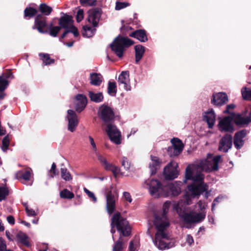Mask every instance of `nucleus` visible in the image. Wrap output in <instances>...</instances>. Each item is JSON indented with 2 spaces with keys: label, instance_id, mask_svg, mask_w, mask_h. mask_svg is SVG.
<instances>
[{
  "label": "nucleus",
  "instance_id": "nucleus-51",
  "mask_svg": "<svg viewBox=\"0 0 251 251\" xmlns=\"http://www.w3.org/2000/svg\"><path fill=\"white\" fill-rule=\"evenodd\" d=\"M130 5V3L127 2L117 1L116 2L115 10H120Z\"/></svg>",
  "mask_w": 251,
  "mask_h": 251
},
{
  "label": "nucleus",
  "instance_id": "nucleus-5",
  "mask_svg": "<svg viewBox=\"0 0 251 251\" xmlns=\"http://www.w3.org/2000/svg\"><path fill=\"white\" fill-rule=\"evenodd\" d=\"M221 159L220 155H217L213 158L202 160L199 165L202 170L207 173L216 171L218 170V164Z\"/></svg>",
  "mask_w": 251,
  "mask_h": 251
},
{
  "label": "nucleus",
  "instance_id": "nucleus-31",
  "mask_svg": "<svg viewBox=\"0 0 251 251\" xmlns=\"http://www.w3.org/2000/svg\"><path fill=\"white\" fill-rule=\"evenodd\" d=\"M61 29L59 25L54 26L53 23L51 22L49 24L48 28L46 29L45 31L47 32L45 33H48L50 36L55 37Z\"/></svg>",
  "mask_w": 251,
  "mask_h": 251
},
{
  "label": "nucleus",
  "instance_id": "nucleus-27",
  "mask_svg": "<svg viewBox=\"0 0 251 251\" xmlns=\"http://www.w3.org/2000/svg\"><path fill=\"white\" fill-rule=\"evenodd\" d=\"M129 36L138 39L141 42H145L148 41L147 32L145 29H137L129 33Z\"/></svg>",
  "mask_w": 251,
  "mask_h": 251
},
{
  "label": "nucleus",
  "instance_id": "nucleus-28",
  "mask_svg": "<svg viewBox=\"0 0 251 251\" xmlns=\"http://www.w3.org/2000/svg\"><path fill=\"white\" fill-rule=\"evenodd\" d=\"M151 162L150 163L149 167L151 170V175H155L157 170L160 168L161 161L155 156L151 155Z\"/></svg>",
  "mask_w": 251,
  "mask_h": 251
},
{
  "label": "nucleus",
  "instance_id": "nucleus-33",
  "mask_svg": "<svg viewBox=\"0 0 251 251\" xmlns=\"http://www.w3.org/2000/svg\"><path fill=\"white\" fill-rule=\"evenodd\" d=\"M125 249L124 239L121 236H120L118 240L113 246L112 251H125Z\"/></svg>",
  "mask_w": 251,
  "mask_h": 251
},
{
  "label": "nucleus",
  "instance_id": "nucleus-18",
  "mask_svg": "<svg viewBox=\"0 0 251 251\" xmlns=\"http://www.w3.org/2000/svg\"><path fill=\"white\" fill-rule=\"evenodd\" d=\"M189 192L193 197L200 195L201 193L207 191V185L206 184H199L196 185L194 183L187 186Z\"/></svg>",
  "mask_w": 251,
  "mask_h": 251
},
{
  "label": "nucleus",
  "instance_id": "nucleus-55",
  "mask_svg": "<svg viewBox=\"0 0 251 251\" xmlns=\"http://www.w3.org/2000/svg\"><path fill=\"white\" fill-rule=\"evenodd\" d=\"M84 191L87 194V195L90 198L92 199L94 202L97 201V198L93 192L90 191L86 188H84Z\"/></svg>",
  "mask_w": 251,
  "mask_h": 251
},
{
  "label": "nucleus",
  "instance_id": "nucleus-57",
  "mask_svg": "<svg viewBox=\"0 0 251 251\" xmlns=\"http://www.w3.org/2000/svg\"><path fill=\"white\" fill-rule=\"evenodd\" d=\"M236 107V105L234 104H230L226 105V109L224 111V113L230 114L231 115V112H230V110L234 109Z\"/></svg>",
  "mask_w": 251,
  "mask_h": 251
},
{
  "label": "nucleus",
  "instance_id": "nucleus-63",
  "mask_svg": "<svg viewBox=\"0 0 251 251\" xmlns=\"http://www.w3.org/2000/svg\"><path fill=\"white\" fill-rule=\"evenodd\" d=\"M97 0H89L88 2L85 4L84 6H94L97 5Z\"/></svg>",
  "mask_w": 251,
  "mask_h": 251
},
{
  "label": "nucleus",
  "instance_id": "nucleus-42",
  "mask_svg": "<svg viewBox=\"0 0 251 251\" xmlns=\"http://www.w3.org/2000/svg\"><path fill=\"white\" fill-rule=\"evenodd\" d=\"M60 196L63 199H72L74 198L75 195L73 192L70 191L67 189H64L60 191Z\"/></svg>",
  "mask_w": 251,
  "mask_h": 251
},
{
  "label": "nucleus",
  "instance_id": "nucleus-40",
  "mask_svg": "<svg viewBox=\"0 0 251 251\" xmlns=\"http://www.w3.org/2000/svg\"><path fill=\"white\" fill-rule=\"evenodd\" d=\"M11 75L12 73L9 72L5 76H0V91H4L8 85V81L6 79L9 78Z\"/></svg>",
  "mask_w": 251,
  "mask_h": 251
},
{
  "label": "nucleus",
  "instance_id": "nucleus-45",
  "mask_svg": "<svg viewBox=\"0 0 251 251\" xmlns=\"http://www.w3.org/2000/svg\"><path fill=\"white\" fill-rule=\"evenodd\" d=\"M243 98L245 100H251V90L244 87L241 90Z\"/></svg>",
  "mask_w": 251,
  "mask_h": 251
},
{
  "label": "nucleus",
  "instance_id": "nucleus-61",
  "mask_svg": "<svg viewBox=\"0 0 251 251\" xmlns=\"http://www.w3.org/2000/svg\"><path fill=\"white\" fill-rule=\"evenodd\" d=\"M89 141H90V144L92 147V148L93 149V150L95 151H96L97 150V147H96V145L95 143V141H94V139L91 137V136H89Z\"/></svg>",
  "mask_w": 251,
  "mask_h": 251
},
{
  "label": "nucleus",
  "instance_id": "nucleus-14",
  "mask_svg": "<svg viewBox=\"0 0 251 251\" xmlns=\"http://www.w3.org/2000/svg\"><path fill=\"white\" fill-rule=\"evenodd\" d=\"M88 22L92 23L94 27H97L102 14L101 9L99 7L92 8L88 11Z\"/></svg>",
  "mask_w": 251,
  "mask_h": 251
},
{
  "label": "nucleus",
  "instance_id": "nucleus-43",
  "mask_svg": "<svg viewBox=\"0 0 251 251\" xmlns=\"http://www.w3.org/2000/svg\"><path fill=\"white\" fill-rule=\"evenodd\" d=\"M193 170L191 168V165H188L185 170V179L183 180V183H186L187 180H192L193 178Z\"/></svg>",
  "mask_w": 251,
  "mask_h": 251
},
{
  "label": "nucleus",
  "instance_id": "nucleus-23",
  "mask_svg": "<svg viewBox=\"0 0 251 251\" xmlns=\"http://www.w3.org/2000/svg\"><path fill=\"white\" fill-rule=\"evenodd\" d=\"M76 102L75 104V110L80 113L83 111L87 104L86 96L83 94H77L75 96Z\"/></svg>",
  "mask_w": 251,
  "mask_h": 251
},
{
  "label": "nucleus",
  "instance_id": "nucleus-29",
  "mask_svg": "<svg viewBox=\"0 0 251 251\" xmlns=\"http://www.w3.org/2000/svg\"><path fill=\"white\" fill-rule=\"evenodd\" d=\"M90 83L92 85L99 86L103 80V77L100 73H92L90 75Z\"/></svg>",
  "mask_w": 251,
  "mask_h": 251
},
{
  "label": "nucleus",
  "instance_id": "nucleus-22",
  "mask_svg": "<svg viewBox=\"0 0 251 251\" xmlns=\"http://www.w3.org/2000/svg\"><path fill=\"white\" fill-rule=\"evenodd\" d=\"M61 14L63 15L58 19V25L61 28L66 29L69 26L74 24V20L72 16L66 13L61 12Z\"/></svg>",
  "mask_w": 251,
  "mask_h": 251
},
{
  "label": "nucleus",
  "instance_id": "nucleus-16",
  "mask_svg": "<svg viewBox=\"0 0 251 251\" xmlns=\"http://www.w3.org/2000/svg\"><path fill=\"white\" fill-rule=\"evenodd\" d=\"M67 113L68 115L67 118L68 121V129L70 131L73 132L75 131L78 124L77 116L75 112L73 110H68Z\"/></svg>",
  "mask_w": 251,
  "mask_h": 251
},
{
  "label": "nucleus",
  "instance_id": "nucleus-12",
  "mask_svg": "<svg viewBox=\"0 0 251 251\" xmlns=\"http://www.w3.org/2000/svg\"><path fill=\"white\" fill-rule=\"evenodd\" d=\"M232 136L231 134L226 133L220 140L218 146V150L220 151L226 153L232 147Z\"/></svg>",
  "mask_w": 251,
  "mask_h": 251
},
{
  "label": "nucleus",
  "instance_id": "nucleus-8",
  "mask_svg": "<svg viewBox=\"0 0 251 251\" xmlns=\"http://www.w3.org/2000/svg\"><path fill=\"white\" fill-rule=\"evenodd\" d=\"M178 164L174 161L170 162L164 168L163 175L166 180H171L177 177L179 171Z\"/></svg>",
  "mask_w": 251,
  "mask_h": 251
},
{
  "label": "nucleus",
  "instance_id": "nucleus-38",
  "mask_svg": "<svg viewBox=\"0 0 251 251\" xmlns=\"http://www.w3.org/2000/svg\"><path fill=\"white\" fill-rule=\"evenodd\" d=\"M171 142L172 147L182 152L184 148V145L180 139L177 138H173L171 139Z\"/></svg>",
  "mask_w": 251,
  "mask_h": 251
},
{
  "label": "nucleus",
  "instance_id": "nucleus-2",
  "mask_svg": "<svg viewBox=\"0 0 251 251\" xmlns=\"http://www.w3.org/2000/svg\"><path fill=\"white\" fill-rule=\"evenodd\" d=\"M111 232L114 240V234L115 233L114 227H116L118 231L120 232L121 237H128L131 233V228L128 221L122 217L119 212H117L112 216L111 219Z\"/></svg>",
  "mask_w": 251,
  "mask_h": 251
},
{
  "label": "nucleus",
  "instance_id": "nucleus-37",
  "mask_svg": "<svg viewBox=\"0 0 251 251\" xmlns=\"http://www.w3.org/2000/svg\"><path fill=\"white\" fill-rule=\"evenodd\" d=\"M82 35L86 37H92L96 30L95 28H92L91 26L85 25L83 26Z\"/></svg>",
  "mask_w": 251,
  "mask_h": 251
},
{
  "label": "nucleus",
  "instance_id": "nucleus-52",
  "mask_svg": "<svg viewBox=\"0 0 251 251\" xmlns=\"http://www.w3.org/2000/svg\"><path fill=\"white\" fill-rule=\"evenodd\" d=\"M68 33H72L75 37H77L79 35V33L77 28L73 25L69 26L68 28L66 29Z\"/></svg>",
  "mask_w": 251,
  "mask_h": 251
},
{
  "label": "nucleus",
  "instance_id": "nucleus-60",
  "mask_svg": "<svg viewBox=\"0 0 251 251\" xmlns=\"http://www.w3.org/2000/svg\"><path fill=\"white\" fill-rule=\"evenodd\" d=\"M132 27L129 25H123L121 28V31L123 34L126 35V32L129 30H131Z\"/></svg>",
  "mask_w": 251,
  "mask_h": 251
},
{
  "label": "nucleus",
  "instance_id": "nucleus-25",
  "mask_svg": "<svg viewBox=\"0 0 251 251\" xmlns=\"http://www.w3.org/2000/svg\"><path fill=\"white\" fill-rule=\"evenodd\" d=\"M116 207L114 196L111 191L106 194V209L108 213L111 215L115 211Z\"/></svg>",
  "mask_w": 251,
  "mask_h": 251
},
{
  "label": "nucleus",
  "instance_id": "nucleus-50",
  "mask_svg": "<svg viewBox=\"0 0 251 251\" xmlns=\"http://www.w3.org/2000/svg\"><path fill=\"white\" fill-rule=\"evenodd\" d=\"M203 180L204 175L201 173L194 176L193 178L192 179V180H193L195 182H200V184H205L203 182Z\"/></svg>",
  "mask_w": 251,
  "mask_h": 251
},
{
  "label": "nucleus",
  "instance_id": "nucleus-26",
  "mask_svg": "<svg viewBox=\"0 0 251 251\" xmlns=\"http://www.w3.org/2000/svg\"><path fill=\"white\" fill-rule=\"evenodd\" d=\"M231 116L233 118V122L237 126L244 127L249 124L247 117L242 116L240 114L232 112Z\"/></svg>",
  "mask_w": 251,
  "mask_h": 251
},
{
  "label": "nucleus",
  "instance_id": "nucleus-21",
  "mask_svg": "<svg viewBox=\"0 0 251 251\" xmlns=\"http://www.w3.org/2000/svg\"><path fill=\"white\" fill-rule=\"evenodd\" d=\"M118 82L119 85L123 84L126 91L130 90L129 73L128 71H123L118 77Z\"/></svg>",
  "mask_w": 251,
  "mask_h": 251
},
{
  "label": "nucleus",
  "instance_id": "nucleus-59",
  "mask_svg": "<svg viewBox=\"0 0 251 251\" xmlns=\"http://www.w3.org/2000/svg\"><path fill=\"white\" fill-rule=\"evenodd\" d=\"M122 166L126 169L128 170L129 169L130 164L128 161L127 158L123 157L122 162Z\"/></svg>",
  "mask_w": 251,
  "mask_h": 251
},
{
  "label": "nucleus",
  "instance_id": "nucleus-54",
  "mask_svg": "<svg viewBox=\"0 0 251 251\" xmlns=\"http://www.w3.org/2000/svg\"><path fill=\"white\" fill-rule=\"evenodd\" d=\"M50 177L51 178L54 177V176L58 174L56 170V166L55 163H53L51 165V169L50 170Z\"/></svg>",
  "mask_w": 251,
  "mask_h": 251
},
{
  "label": "nucleus",
  "instance_id": "nucleus-6",
  "mask_svg": "<svg viewBox=\"0 0 251 251\" xmlns=\"http://www.w3.org/2000/svg\"><path fill=\"white\" fill-rule=\"evenodd\" d=\"M145 182L148 186L150 193L151 196H163L165 184H162L157 179H153L148 180Z\"/></svg>",
  "mask_w": 251,
  "mask_h": 251
},
{
  "label": "nucleus",
  "instance_id": "nucleus-56",
  "mask_svg": "<svg viewBox=\"0 0 251 251\" xmlns=\"http://www.w3.org/2000/svg\"><path fill=\"white\" fill-rule=\"evenodd\" d=\"M25 211L28 216H35L37 215L33 209L29 208L27 206H25Z\"/></svg>",
  "mask_w": 251,
  "mask_h": 251
},
{
  "label": "nucleus",
  "instance_id": "nucleus-9",
  "mask_svg": "<svg viewBox=\"0 0 251 251\" xmlns=\"http://www.w3.org/2000/svg\"><path fill=\"white\" fill-rule=\"evenodd\" d=\"M105 130L112 142L117 145L121 144V132L116 126L111 123L107 124Z\"/></svg>",
  "mask_w": 251,
  "mask_h": 251
},
{
  "label": "nucleus",
  "instance_id": "nucleus-1",
  "mask_svg": "<svg viewBox=\"0 0 251 251\" xmlns=\"http://www.w3.org/2000/svg\"><path fill=\"white\" fill-rule=\"evenodd\" d=\"M174 209L187 228H191L192 224L202 222L205 217L204 213H196L193 211L188 212L186 205L179 203L174 205Z\"/></svg>",
  "mask_w": 251,
  "mask_h": 251
},
{
  "label": "nucleus",
  "instance_id": "nucleus-24",
  "mask_svg": "<svg viewBox=\"0 0 251 251\" xmlns=\"http://www.w3.org/2000/svg\"><path fill=\"white\" fill-rule=\"evenodd\" d=\"M203 120L206 122L209 128H212L216 121V114L212 108L205 112Z\"/></svg>",
  "mask_w": 251,
  "mask_h": 251
},
{
  "label": "nucleus",
  "instance_id": "nucleus-30",
  "mask_svg": "<svg viewBox=\"0 0 251 251\" xmlns=\"http://www.w3.org/2000/svg\"><path fill=\"white\" fill-rule=\"evenodd\" d=\"M134 49L135 62L137 64L141 60L145 52V47L141 45H137L134 47Z\"/></svg>",
  "mask_w": 251,
  "mask_h": 251
},
{
  "label": "nucleus",
  "instance_id": "nucleus-62",
  "mask_svg": "<svg viewBox=\"0 0 251 251\" xmlns=\"http://www.w3.org/2000/svg\"><path fill=\"white\" fill-rule=\"evenodd\" d=\"M123 195H124V198L127 201H128L129 202H131L132 201V199H131V196L128 192H125L124 193Z\"/></svg>",
  "mask_w": 251,
  "mask_h": 251
},
{
  "label": "nucleus",
  "instance_id": "nucleus-39",
  "mask_svg": "<svg viewBox=\"0 0 251 251\" xmlns=\"http://www.w3.org/2000/svg\"><path fill=\"white\" fill-rule=\"evenodd\" d=\"M153 242L155 246L161 250L169 249L171 247L170 246L171 243H167L163 240H155L154 239Z\"/></svg>",
  "mask_w": 251,
  "mask_h": 251
},
{
  "label": "nucleus",
  "instance_id": "nucleus-7",
  "mask_svg": "<svg viewBox=\"0 0 251 251\" xmlns=\"http://www.w3.org/2000/svg\"><path fill=\"white\" fill-rule=\"evenodd\" d=\"M181 181H176L175 183H168L164 186L163 197H176L178 196L181 192V186L182 184Z\"/></svg>",
  "mask_w": 251,
  "mask_h": 251
},
{
  "label": "nucleus",
  "instance_id": "nucleus-20",
  "mask_svg": "<svg viewBox=\"0 0 251 251\" xmlns=\"http://www.w3.org/2000/svg\"><path fill=\"white\" fill-rule=\"evenodd\" d=\"M32 174V170L30 168H28L18 171L15 174V177L22 183L25 184V182L30 180Z\"/></svg>",
  "mask_w": 251,
  "mask_h": 251
},
{
  "label": "nucleus",
  "instance_id": "nucleus-32",
  "mask_svg": "<svg viewBox=\"0 0 251 251\" xmlns=\"http://www.w3.org/2000/svg\"><path fill=\"white\" fill-rule=\"evenodd\" d=\"M88 96L92 101L96 103H100L103 100V96L101 92L95 93L93 91H89Z\"/></svg>",
  "mask_w": 251,
  "mask_h": 251
},
{
  "label": "nucleus",
  "instance_id": "nucleus-64",
  "mask_svg": "<svg viewBox=\"0 0 251 251\" xmlns=\"http://www.w3.org/2000/svg\"><path fill=\"white\" fill-rule=\"evenodd\" d=\"M7 221L10 225H13L15 224V218L13 216L9 215L7 216Z\"/></svg>",
  "mask_w": 251,
  "mask_h": 251
},
{
  "label": "nucleus",
  "instance_id": "nucleus-47",
  "mask_svg": "<svg viewBox=\"0 0 251 251\" xmlns=\"http://www.w3.org/2000/svg\"><path fill=\"white\" fill-rule=\"evenodd\" d=\"M8 195L9 190L8 188L0 186V201L5 200Z\"/></svg>",
  "mask_w": 251,
  "mask_h": 251
},
{
  "label": "nucleus",
  "instance_id": "nucleus-48",
  "mask_svg": "<svg viewBox=\"0 0 251 251\" xmlns=\"http://www.w3.org/2000/svg\"><path fill=\"white\" fill-rule=\"evenodd\" d=\"M117 86L115 82H108V88H107V92L110 95H112L113 94H115L117 92Z\"/></svg>",
  "mask_w": 251,
  "mask_h": 251
},
{
  "label": "nucleus",
  "instance_id": "nucleus-53",
  "mask_svg": "<svg viewBox=\"0 0 251 251\" xmlns=\"http://www.w3.org/2000/svg\"><path fill=\"white\" fill-rule=\"evenodd\" d=\"M84 18V11L83 9H79L77 12L76 15V21L77 22L79 23Z\"/></svg>",
  "mask_w": 251,
  "mask_h": 251
},
{
  "label": "nucleus",
  "instance_id": "nucleus-58",
  "mask_svg": "<svg viewBox=\"0 0 251 251\" xmlns=\"http://www.w3.org/2000/svg\"><path fill=\"white\" fill-rule=\"evenodd\" d=\"M6 245L5 241L2 238H0V251H7Z\"/></svg>",
  "mask_w": 251,
  "mask_h": 251
},
{
  "label": "nucleus",
  "instance_id": "nucleus-46",
  "mask_svg": "<svg viewBox=\"0 0 251 251\" xmlns=\"http://www.w3.org/2000/svg\"><path fill=\"white\" fill-rule=\"evenodd\" d=\"M167 151L168 154L171 157L177 156L181 153V152L178 151L176 149H176L172 146L169 147L167 148Z\"/></svg>",
  "mask_w": 251,
  "mask_h": 251
},
{
  "label": "nucleus",
  "instance_id": "nucleus-10",
  "mask_svg": "<svg viewBox=\"0 0 251 251\" xmlns=\"http://www.w3.org/2000/svg\"><path fill=\"white\" fill-rule=\"evenodd\" d=\"M99 116L105 123L109 124L114 121L115 115L111 108L103 104L100 108Z\"/></svg>",
  "mask_w": 251,
  "mask_h": 251
},
{
  "label": "nucleus",
  "instance_id": "nucleus-44",
  "mask_svg": "<svg viewBox=\"0 0 251 251\" xmlns=\"http://www.w3.org/2000/svg\"><path fill=\"white\" fill-rule=\"evenodd\" d=\"M17 238L19 242L24 245L26 247H29L30 246L28 236L25 234H18Z\"/></svg>",
  "mask_w": 251,
  "mask_h": 251
},
{
  "label": "nucleus",
  "instance_id": "nucleus-15",
  "mask_svg": "<svg viewBox=\"0 0 251 251\" xmlns=\"http://www.w3.org/2000/svg\"><path fill=\"white\" fill-rule=\"evenodd\" d=\"M228 101L227 95L226 93L219 92L213 93L211 103L216 106H221L226 104Z\"/></svg>",
  "mask_w": 251,
  "mask_h": 251
},
{
  "label": "nucleus",
  "instance_id": "nucleus-4",
  "mask_svg": "<svg viewBox=\"0 0 251 251\" xmlns=\"http://www.w3.org/2000/svg\"><path fill=\"white\" fill-rule=\"evenodd\" d=\"M154 225L157 230L155 234V240H164L168 239V235L165 232V228L169 226V223L166 221L165 214L161 216H155Z\"/></svg>",
  "mask_w": 251,
  "mask_h": 251
},
{
  "label": "nucleus",
  "instance_id": "nucleus-36",
  "mask_svg": "<svg viewBox=\"0 0 251 251\" xmlns=\"http://www.w3.org/2000/svg\"><path fill=\"white\" fill-rule=\"evenodd\" d=\"M39 56L44 65H50V64H53L55 62L54 59H52L50 57L49 54L40 53L39 54Z\"/></svg>",
  "mask_w": 251,
  "mask_h": 251
},
{
  "label": "nucleus",
  "instance_id": "nucleus-3",
  "mask_svg": "<svg viewBox=\"0 0 251 251\" xmlns=\"http://www.w3.org/2000/svg\"><path fill=\"white\" fill-rule=\"evenodd\" d=\"M134 42L127 37L119 35L117 36L110 45L111 50L119 57L123 56L125 49L133 45Z\"/></svg>",
  "mask_w": 251,
  "mask_h": 251
},
{
  "label": "nucleus",
  "instance_id": "nucleus-19",
  "mask_svg": "<svg viewBox=\"0 0 251 251\" xmlns=\"http://www.w3.org/2000/svg\"><path fill=\"white\" fill-rule=\"evenodd\" d=\"M247 131L246 129H242L236 132L234 136L233 143L235 148L240 149L244 144L243 138L246 137Z\"/></svg>",
  "mask_w": 251,
  "mask_h": 251
},
{
  "label": "nucleus",
  "instance_id": "nucleus-17",
  "mask_svg": "<svg viewBox=\"0 0 251 251\" xmlns=\"http://www.w3.org/2000/svg\"><path fill=\"white\" fill-rule=\"evenodd\" d=\"M98 159L101 163V165L104 167V169L106 171H110L112 172L115 177H117L120 169L119 167L109 163L107 162L106 158L100 154L97 155Z\"/></svg>",
  "mask_w": 251,
  "mask_h": 251
},
{
  "label": "nucleus",
  "instance_id": "nucleus-13",
  "mask_svg": "<svg viewBox=\"0 0 251 251\" xmlns=\"http://www.w3.org/2000/svg\"><path fill=\"white\" fill-rule=\"evenodd\" d=\"M47 18L42 14H37L34 20V24L32 26L34 29H37L41 33H45V28L48 27Z\"/></svg>",
  "mask_w": 251,
  "mask_h": 251
},
{
  "label": "nucleus",
  "instance_id": "nucleus-41",
  "mask_svg": "<svg viewBox=\"0 0 251 251\" xmlns=\"http://www.w3.org/2000/svg\"><path fill=\"white\" fill-rule=\"evenodd\" d=\"M60 172L61 177L65 181H70L72 179V176L66 168L61 167Z\"/></svg>",
  "mask_w": 251,
  "mask_h": 251
},
{
  "label": "nucleus",
  "instance_id": "nucleus-11",
  "mask_svg": "<svg viewBox=\"0 0 251 251\" xmlns=\"http://www.w3.org/2000/svg\"><path fill=\"white\" fill-rule=\"evenodd\" d=\"M232 121L233 118L231 115L224 117L219 122V130L222 132L232 133L234 131Z\"/></svg>",
  "mask_w": 251,
  "mask_h": 251
},
{
  "label": "nucleus",
  "instance_id": "nucleus-35",
  "mask_svg": "<svg viewBox=\"0 0 251 251\" xmlns=\"http://www.w3.org/2000/svg\"><path fill=\"white\" fill-rule=\"evenodd\" d=\"M37 15V10L32 7H27L24 10V18L30 19Z\"/></svg>",
  "mask_w": 251,
  "mask_h": 251
},
{
  "label": "nucleus",
  "instance_id": "nucleus-49",
  "mask_svg": "<svg viewBox=\"0 0 251 251\" xmlns=\"http://www.w3.org/2000/svg\"><path fill=\"white\" fill-rule=\"evenodd\" d=\"M9 143V138L8 135H7L5 136L2 140L1 149L3 151H5L8 149Z\"/></svg>",
  "mask_w": 251,
  "mask_h": 251
},
{
  "label": "nucleus",
  "instance_id": "nucleus-34",
  "mask_svg": "<svg viewBox=\"0 0 251 251\" xmlns=\"http://www.w3.org/2000/svg\"><path fill=\"white\" fill-rule=\"evenodd\" d=\"M38 9L41 12L40 14L46 17L50 15L52 11V8L45 3H41L39 6Z\"/></svg>",
  "mask_w": 251,
  "mask_h": 251
}]
</instances>
